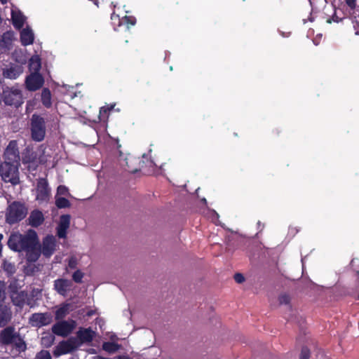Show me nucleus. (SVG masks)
<instances>
[{
  "instance_id": "33",
  "label": "nucleus",
  "mask_w": 359,
  "mask_h": 359,
  "mask_svg": "<svg viewBox=\"0 0 359 359\" xmlns=\"http://www.w3.org/2000/svg\"><path fill=\"white\" fill-rule=\"evenodd\" d=\"M55 205L58 208H69L70 202L65 197L55 196Z\"/></svg>"
},
{
  "instance_id": "11",
  "label": "nucleus",
  "mask_w": 359,
  "mask_h": 359,
  "mask_svg": "<svg viewBox=\"0 0 359 359\" xmlns=\"http://www.w3.org/2000/svg\"><path fill=\"white\" fill-rule=\"evenodd\" d=\"M23 72V67L19 64H9L3 69V76L8 79H16Z\"/></svg>"
},
{
  "instance_id": "58",
  "label": "nucleus",
  "mask_w": 359,
  "mask_h": 359,
  "mask_svg": "<svg viewBox=\"0 0 359 359\" xmlns=\"http://www.w3.org/2000/svg\"><path fill=\"white\" fill-rule=\"evenodd\" d=\"M142 157L144 158L147 157V155L146 154H143Z\"/></svg>"
},
{
  "instance_id": "27",
  "label": "nucleus",
  "mask_w": 359,
  "mask_h": 359,
  "mask_svg": "<svg viewBox=\"0 0 359 359\" xmlns=\"http://www.w3.org/2000/svg\"><path fill=\"white\" fill-rule=\"evenodd\" d=\"M11 299L15 305L22 306L27 299V294L23 291L13 292L11 295Z\"/></svg>"
},
{
  "instance_id": "52",
  "label": "nucleus",
  "mask_w": 359,
  "mask_h": 359,
  "mask_svg": "<svg viewBox=\"0 0 359 359\" xmlns=\"http://www.w3.org/2000/svg\"><path fill=\"white\" fill-rule=\"evenodd\" d=\"M8 0H0V1L1 2V4H5L8 2Z\"/></svg>"
},
{
  "instance_id": "19",
  "label": "nucleus",
  "mask_w": 359,
  "mask_h": 359,
  "mask_svg": "<svg viewBox=\"0 0 359 359\" xmlns=\"http://www.w3.org/2000/svg\"><path fill=\"white\" fill-rule=\"evenodd\" d=\"M44 222V215L39 210H34L30 212L28 217V224L33 226L37 227Z\"/></svg>"
},
{
  "instance_id": "16",
  "label": "nucleus",
  "mask_w": 359,
  "mask_h": 359,
  "mask_svg": "<svg viewBox=\"0 0 359 359\" xmlns=\"http://www.w3.org/2000/svg\"><path fill=\"white\" fill-rule=\"evenodd\" d=\"M39 245L38 236L35 231L29 230L23 235V250L30 248L33 249V248Z\"/></svg>"
},
{
  "instance_id": "56",
  "label": "nucleus",
  "mask_w": 359,
  "mask_h": 359,
  "mask_svg": "<svg viewBox=\"0 0 359 359\" xmlns=\"http://www.w3.org/2000/svg\"><path fill=\"white\" fill-rule=\"evenodd\" d=\"M30 105H31V102H29L27 103V109L29 108V107Z\"/></svg>"
},
{
  "instance_id": "40",
  "label": "nucleus",
  "mask_w": 359,
  "mask_h": 359,
  "mask_svg": "<svg viewBox=\"0 0 359 359\" xmlns=\"http://www.w3.org/2000/svg\"><path fill=\"white\" fill-rule=\"evenodd\" d=\"M83 277V274L81 271H76L74 273L72 278L76 283H80Z\"/></svg>"
},
{
  "instance_id": "41",
  "label": "nucleus",
  "mask_w": 359,
  "mask_h": 359,
  "mask_svg": "<svg viewBox=\"0 0 359 359\" xmlns=\"http://www.w3.org/2000/svg\"><path fill=\"white\" fill-rule=\"evenodd\" d=\"M290 297L286 294H281L279 297V302L281 304H287L290 302Z\"/></svg>"
},
{
  "instance_id": "57",
  "label": "nucleus",
  "mask_w": 359,
  "mask_h": 359,
  "mask_svg": "<svg viewBox=\"0 0 359 359\" xmlns=\"http://www.w3.org/2000/svg\"><path fill=\"white\" fill-rule=\"evenodd\" d=\"M202 201H203L204 203H205V202H206L205 198H203V199H202Z\"/></svg>"
},
{
  "instance_id": "8",
  "label": "nucleus",
  "mask_w": 359,
  "mask_h": 359,
  "mask_svg": "<svg viewBox=\"0 0 359 359\" xmlns=\"http://www.w3.org/2000/svg\"><path fill=\"white\" fill-rule=\"evenodd\" d=\"M50 198V189L44 179H40L37 183L36 199L40 203H47Z\"/></svg>"
},
{
  "instance_id": "39",
  "label": "nucleus",
  "mask_w": 359,
  "mask_h": 359,
  "mask_svg": "<svg viewBox=\"0 0 359 359\" xmlns=\"http://www.w3.org/2000/svg\"><path fill=\"white\" fill-rule=\"evenodd\" d=\"M35 359H51V356L48 351H41L36 355Z\"/></svg>"
},
{
  "instance_id": "6",
  "label": "nucleus",
  "mask_w": 359,
  "mask_h": 359,
  "mask_svg": "<svg viewBox=\"0 0 359 359\" xmlns=\"http://www.w3.org/2000/svg\"><path fill=\"white\" fill-rule=\"evenodd\" d=\"M43 83L44 78L39 72H32L25 79V86L29 91L40 89Z\"/></svg>"
},
{
  "instance_id": "49",
  "label": "nucleus",
  "mask_w": 359,
  "mask_h": 359,
  "mask_svg": "<svg viewBox=\"0 0 359 359\" xmlns=\"http://www.w3.org/2000/svg\"><path fill=\"white\" fill-rule=\"evenodd\" d=\"M107 109L104 107H102L100 111V117L101 118L102 116L107 115Z\"/></svg>"
},
{
  "instance_id": "38",
  "label": "nucleus",
  "mask_w": 359,
  "mask_h": 359,
  "mask_svg": "<svg viewBox=\"0 0 359 359\" xmlns=\"http://www.w3.org/2000/svg\"><path fill=\"white\" fill-rule=\"evenodd\" d=\"M6 298V286L4 282L0 281V306H2Z\"/></svg>"
},
{
  "instance_id": "34",
  "label": "nucleus",
  "mask_w": 359,
  "mask_h": 359,
  "mask_svg": "<svg viewBox=\"0 0 359 359\" xmlns=\"http://www.w3.org/2000/svg\"><path fill=\"white\" fill-rule=\"evenodd\" d=\"M12 344L15 345L17 351L19 352L23 351L26 348L25 342L18 335L15 337V339Z\"/></svg>"
},
{
  "instance_id": "3",
  "label": "nucleus",
  "mask_w": 359,
  "mask_h": 359,
  "mask_svg": "<svg viewBox=\"0 0 359 359\" xmlns=\"http://www.w3.org/2000/svg\"><path fill=\"white\" fill-rule=\"evenodd\" d=\"M5 104L18 107L23 103L22 91L18 86L6 87L3 90Z\"/></svg>"
},
{
  "instance_id": "46",
  "label": "nucleus",
  "mask_w": 359,
  "mask_h": 359,
  "mask_svg": "<svg viewBox=\"0 0 359 359\" xmlns=\"http://www.w3.org/2000/svg\"><path fill=\"white\" fill-rule=\"evenodd\" d=\"M210 215H211V217H212V221L213 222H216V220L219 217L218 214L215 211L212 210V211H210Z\"/></svg>"
},
{
  "instance_id": "22",
  "label": "nucleus",
  "mask_w": 359,
  "mask_h": 359,
  "mask_svg": "<svg viewBox=\"0 0 359 359\" xmlns=\"http://www.w3.org/2000/svg\"><path fill=\"white\" fill-rule=\"evenodd\" d=\"M18 336L12 327L4 329L0 334V341L5 344H11Z\"/></svg>"
},
{
  "instance_id": "10",
  "label": "nucleus",
  "mask_w": 359,
  "mask_h": 359,
  "mask_svg": "<svg viewBox=\"0 0 359 359\" xmlns=\"http://www.w3.org/2000/svg\"><path fill=\"white\" fill-rule=\"evenodd\" d=\"M5 161L11 163H19V152L15 141H11L4 152Z\"/></svg>"
},
{
  "instance_id": "31",
  "label": "nucleus",
  "mask_w": 359,
  "mask_h": 359,
  "mask_svg": "<svg viewBox=\"0 0 359 359\" xmlns=\"http://www.w3.org/2000/svg\"><path fill=\"white\" fill-rule=\"evenodd\" d=\"M102 348L108 353H115L120 348V345L115 341H107L103 343Z\"/></svg>"
},
{
  "instance_id": "9",
  "label": "nucleus",
  "mask_w": 359,
  "mask_h": 359,
  "mask_svg": "<svg viewBox=\"0 0 359 359\" xmlns=\"http://www.w3.org/2000/svg\"><path fill=\"white\" fill-rule=\"evenodd\" d=\"M114 8H116L115 6ZM116 10L115 9L111 17L114 26L123 27L127 30L130 26H133L135 24V18L127 15L121 17L119 14L116 13Z\"/></svg>"
},
{
  "instance_id": "54",
  "label": "nucleus",
  "mask_w": 359,
  "mask_h": 359,
  "mask_svg": "<svg viewBox=\"0 0 359 359\" xmlns=\"http://www.w3.org/2000/svg\"><path fill=\"white\" fill-rule=\"evenodd\" d=\"M1 253H2V245L0 244V257L1 256Z\"/></svg>"
},
{
  "instance_id": "43",
  "label": "nucleus",
  "mask_w": 359,
  "mask_h": 359,
  "mask_svg": "<svg viewBox=\"0 0 359 359\" xmlns=\"http://www.w3.org/2000/svg\"><path fill=\"white\" fill-rule=\"evenodd\" d=\"M309 351L307 348L304 347L302 349L300 359H309Z\"/></svg>"
},
{
  "instance_id": "21",
  "label": "nucleus",
  "mask_w": 359,
  "mask_h": 359,
  "mask_svg": "<svg viewBox=\"0 0 359 359\" xmlns=\"http://www.w3.org/2000/svg\"><path fill=\"white\" fill-rule=\"evenodd\" d=\"M54 287L60 294L65 296L72 287V282L66 279H57L55 281Z\"/></svg>"
},
{
  "instance_id": "45",
  "label": "nucleus",
  "mask_w": 359,
  "mask_h": 359,
  "mask_svg": "<svg viewBox=\"0 0 359 359\" xmlns=\"http://www.w3.org/2000/svg\"><path fill=\"white\" fill-rule=\"evenodd\" d=\"M234 279L238 283H241L245 280V278L241 273L235 274Z\"/></svg>"
},
{
  "instance_id": "2",
  "label": "nucleus",
  "mask_w": 359,
  "mask_h": 359,
  "mask_svg": "<svg viewBox=\"0 0 359 359\" xmlns=\"http://www.w3.org/2000/svg\"><path fill=\"white\" fill-rule=\"evenodd\" d=\"M18 164L4 161L0 165V174L4 182H11L13 185L19 183Z\"/></svg>"
},
{
  "instance_id": "20",
  "label": "nucleus",
  "mask_w": 359,
  "mask_h": 359,
  "mask_svg": "<svg viewBox=\"0 0 359 359\" xmlns=\"http://www.w3.org/2000/svg\"><path fill=\"white\" fill-rule=\"evenodd\" d=\"M11 19L13 26L16 29H20L25 22V16L17 8H13L11 10Z\"/></svg>"
},
{
  "instance_id": "53",
  "label": "nucleus",
  "mask_w": 359,
  "mask_h": 359,
  "mask_svg": "<svg viewBox=\"0 0 359 359\" xmlns=\"http://www.w3.org/2000/svg\"><path fill=\"white\" fill-rule=\"evenodd\" d=\"M3 238H4L3 234L0 233V244H1V241L3 240Z\"/></svg>"
},
{
  "instance_id": "17",
  "label": "nucleus",
  "mask_w": 359,
  "mask_h": 359,
  "mask_svg": "<svg viewBox=\"0 0 359 359\" xmlns=\"http://www.w3.org/2000/svg\"><path fill=\"white\" fill-rule=\"evenodd\" d=\"M71 216L69 215H62L60 217V221L57 227V234L59 238L66 237L67 231L70 225Z\"/></svg>"
},
{
  "instance_id": "55",
  "label": "nucleus",
  "mask_w": 359,
  "mask_h": 359,
  "mask_svg": "<svg viewBox=\"0 0 359 359\" xmlns=\"http://www.w3.org/2000/svg\"><path fill=\"white\" fill-rule=\"evenodd\" d=\"M309 20H310L311 22H313V18L312 16H311V17L309 18Z\"/></svg>"
},
{
  "instance_id": "35",
  "label": "nucleus",
  "mask_w": 359,
  "mask_h": 359,
  "mask_svg": "<svg viewBox=\"0 0 359 359\" xmlns=\"http://www.w3.org/2000/svg\"><path fill=\"white\" fill-rule=\"evenodd\" d=\"M126 165L128 167L130 172H135L137 170V168H133L132 165L135 161H137V159L132 156H126L125 158Z\"/></svg>"
},
{
  "instance_id": "48",
  "label": "nucleus",
  "mask_w": 359,
  "mask_h": 359,
  "mask_svg": "<svg viewBox=\"0 0 359 359\" xmlns=\"http://www.w3.org/2000/svg\"><path fill=\"white\" fill-rule=\"evenodd\" d=\"M346 4L348 5V6L351 8H354L355 6V0H346Z\"/></svg>"
},
{
  "instance_id": "24",
  "label": "nucleus",
  "mask_w": 359,
  "mask_h": 359,
  "mask_svg": "<svg viewBox=\"0 0 359 359\" xmlns=\"http://www.w3.org/2000/svg\"><path fill=\"white\" fill-rule=\"evenodd\" d=\"M11 318V311L6 306H0V327L4 326Z\"/></svg>"
},
{
  "instance_id": "26",
  "label": "nucleus",
  "mask_w": 359,
  "mask_h": 359,
  "mask_svg": "<svg viewBox=\"0 0 359 359\" xmlns=\"http://www.w3.org/2000/svg\"><path fill=\"white\" fill-rule=\"evenodd\" d=\"M41 67V59L39 55H33L29 62V69L30 73L39 72Z\"/></svg>"
},
{
  "instance_id": "12",
  "label": "nucleus",
  "mask_w": 359,
  "mask_h": 359,
  "mask_svg": "<svg viewBox=\"0 0 359 359\" xmlns=\"http://www.w3.org/2000/svg\"><path fill=\"white\" fill-rule=\"evenodd\" d=\"M57 247L56 239L53 236H47L43 240L41 252L46 257H50Z\"/></svg>"
},
{
  "instance_id": "15",
  "label": "nucleus",
  "mask_w": 359,
  "mask_h": 359,
  "mask_svg": "<svg viewBox=\"0 0 359 359\" xmlns=\"http://www.w3.org/2000/svg\"><path fill=\"white\" fill-rule=\"evenodd\" d=\"M30 323L32 326L42 327L50 324L52 316L48 313H34L30 318Z\"/></svg>"
},
{
  "instance_id": "7",
  "label": "nucleus",
  "mask_w": 359,
  "mask_h": 359,
  "mask_svg": "<svg viewBox=\"0 0 359 359\" xmlns=\"http://www.w3.org/2000/svg\"><path fill=\"white\" fill-rule=\"evenodd\" d=\"M76 327V322L73 320H63L57 323L53 326V332L57 335L66 337Z\"/></svg>"
},
{
  "instance_id": "51",
  "label": "nucleus",
  "mask_w": 359,
  "mask_h": 359,
  "mask_svg": "<svg viewBox=\"0 0 359 359\" xmlns=\"http://www.w3.org/2000/svg\"><path fill=\"white\" fill-rule=\"evenodd\" d=\"M94 359H106L102 356H100V355H96L94 357Z\"/></svg>"
},
{
  "instance_id": "44",
  "label": "nucleus",
  "mask_w": 359,
  "mask_h": 359,
  "mask_svg": "<svg viewBox=\"0 0 359 359\" xmlns=\"http://www.w3.org/2000/svg\"><path fill=\"white\" fill-rule=\"evenodd\" d=\"M4 269L10 273H13L14 271V266L11 263L6 262L4 263Z\"/></svg>"
},
{
  "instance_id": "42",
  "label": "nucleus",
  "mask_w": 359,
  "mask_h": 359,
  "mask_svg": "<svg viewBox=\"0 0 359 359\" xmlns=\"http://www.w3.org/2000/svg\"><path fill=\"white\" fill-rule=\"evenodd\" d=\"M77 266V259L75 257L69 258L68 262V267L70 269H75Z\"/></svg>"
},
{
  "instance_id": "32",
  "label": "nucleus",
  "mask_w": 359,
  "mask_h": 359,
  "mask_svg": "<svg viewBox=\"0 0 359 359\" xmlns=\"http://www.w3.org/2000/svg\"><path fill=\"white\" fill-rule=\"evenodd\" d=\"M13 56L15 61L19 63V65H24L27 61V57L23 55V51L21 49L15 50L13 53Z\"/></svg>"
},
{
  "instance_id": "1",
  "label": "nucleus",
  "mask_w": 359,
  "mask_h": 359,
  "mask_svg": "<svg viewBox=\"0 0 359 359\" xmlns=\"http://www.w3.org/2000/svg\"><path fill=\"white\" fill-rule=\"evenodd\" d=\"M28 208L23 203L14 201L6 209V220L13 224L23 219L27 215Z\"/></svg>"
},
{
  "instance_id": "13",
  "label": "nucleus",
  "mask_w": 359,
  "mask_h": 359,
  "mask_svg": "<svg viewBox=\"0 0 359 359\" xmlns=\"http://www.w3.org/2000/svg\"><path fill=\"white\" fill-rule=\"evenodd\" d=\"M9 248L13 251L20 252L23 250V235L15 232L11 234L8 241Z\"/></svg>"
},
{
  "instance_id": "47",
  "label": "nucleus",
  "mask_w": 359,
  "mask_h": 359,
  "mask_svg": "<svg viewBox=\"0 0 359 359\" xmlns=\"http://www.w3.org/2000/svg\"><path fill=\"white\" fill-rule=\"evenodd\" d=\"M279 34L284 38H287L290 36L291 32H283L281 30H278Z\"/></svg>"
},
{
  "instance_id": "4",
  "label": "nucleus",
  "mask_w": 359,
  "mask_h": 359,
  "mask_svg": "<svg viewBox=\"0 0 359 359\" xmlns=\"http://www.w3.org/2000/svg\"><path fill=\"white\" fill-rule=\"evenodd\" d=\"M31 134L34 141L41 142L46 135L45 121L39 115L34 114L31 118Z\"/></svg>"
},
{
  "instance_id": "5",
  "label": "nucleus",
  "mask_w": 359,
  "mask_h": 359,
  "mask_svg": "<svg viewBox=\"0 0 359 359\" xmlns=\"http://www.w3.org/2000/svg\"><path fill=\"white\" fill-rule=\"evenodd\" d=\"M79 347V343L75 338H70L67 341L60 342L54 349L53 355L55 357H59L62 355H65L71 353L74 349Z\"/></svg>"
},
{
  "instance_id": "30",
  "label": "nucleus",
  "mask_w": 359,
  "mask_h": 359,
  "mask_svg": "<svg viewBox=\"0 0 359 359\" xmlns=\"http://www.w3.org/2000/svg\"><path fill=\"white\" fill-rule=\"evenodd\" d=\"M71 305L65 304L58 308L55 312V318L57 319L63 318L70 311Z\"/></svg>"
},
{
  "instance_id": "28",
  "label": "nucleus",
  "mask_w": 359,
  "mask_h": 359,
  "mask_svg": "<svg viewBox=\"0 0 359 359\" xmlns=\"http://www.w3.org/2000/svg\"><path fill=\"white\" fill-rule=\"evenodd\" d=\"M41 102L44 107L49 108L52 105L51 93L48 88H43L41 92Z\"/></svg>"
},
{
  "instance_id": "29",
  "label": "nucleus",
  "mask_w": 359,
  "mask_h": 359,
  "mask_svg": "<svg viewBox=\"0 0 359 359\" xmlns=\"http://www.w3.org/2000/svg\"><path fill=\"white\" fill-rule=\"evenodd\" d=\"M57 91L70 97L71 99L77 96L76 93L73 91V87L68 85L58 86Z\"/></svg>"
},
{
  "instance_id": "50",
  "label": "nucleus",
  "mask_w": 359,
  "mask_h": 359,
  "mask_svg": "<svg viewBox=\"0 0 359 359\" xmlns=\"http://www.w3.org/2000/svg\"><path fill=\"white\" fill-rule=\"evenodd\" d=\"M110 339L111 340V341H115L116 342V340L117 339V337L115 334H111V337H110Z\"/></svg>"
},
{
  "instance_id": "14",
  "label": "nucleus",
  "mask_w": 359,
  "mask_h": 359,
  "mask_svg": "<svg viewBox=\"0 0 359 359\" xmlns=\"http://www.w3.org/2000/svg\"><path fill=\"white\" fill-rule=\"evenodd\" d=\"M14 39L13 32H6L0 35V53L8 52L11 48Z\"/></svg>"
},
{
  "instance_id": "37",
  "label": "nucleus",
  "mask_w": 359,
  "mask_h": 359,
  "mask_svg": "<svg viewBox=\"0 0 359 359\" xmlns=\"http://www.w3.org/2000/svg\"><path fill=\"white\" fill-rule=\"evenodd\" d=\"M56 196H70L67 187L63 185H60L57 187Z\"/></svg>"
},
{
  "instance_id": "23",
  "label": "nucleus",
  "mask_w": 359,
  "mask_h": 359,
  "mask_svg": "<svg viewBox=\"0 0 359 359\" xmlns=\"http://www.w3.org/2000/svg\"><path fill=\"white\" fill-rule=\"evenodd\" d=\"M34 40L33 30L29 27H26L20 32V41L23 46L32 44Z\"/></svg>"
},
{
  "instance_id": "18",
  "label": "nucleus",
  "mask_w": 359,
  "mask_h": 359,
  "mask_svg": "<svg viewBox=\"0 0 359 359\" xmlns=\"http://www.w3.org/2000/svg\"><path fill=\"white\" fill-rule=\"evenodd\" d=\"M95 335V332L90 328H80L76 333V339L79 346L83 343L90 342Z\"/></svg>"
},
{
  "instance_id": "25",
  "label": "nucleus",
  "mask_w": 359,
  "mask_h": 359,
  "mask_svg": "<svg viewBox=\"0 0 359 359\" xmlns=\"http://www.w3.org/2000/svg\"><path fill=\"white\" fill-rule=\"evenodd\" d=\"M25 251H26L27 259L30 262H36L39 259L41 254L39 245L35 246L33 248V249H27Z\"/></svg>"
},
{
  "instance_id": "36",
  "label": "nucleus",
  "mask_w": 359,
  "mask_h": 359,
  "mask_svg": "<svg viewBox=\"0 0 359 359\" xmlns=\"http://www.w3.org/2000/svg\"><path fill=\"white\" fill-rule=\"evenodd\" d=\"M53 341L54 337L50 334L44 336L41 338V344L46 347L50 346L53 344Z\"/></svg>"
}]
</instances>
